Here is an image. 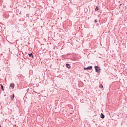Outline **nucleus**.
<instances>
[{"label": "nucleus", "instance_id": "obj_9", "mask_svg": "<svg viewBox=\"0 0 127 127\" xmlns=\"http://www.w3.org/2000/svg\"><path fill=\"white\" fill-rule=\"evenodd\" d=\"M99 88H104V86H103V85L100 84V85H99Z\"/></svg>", "mask_w": 127, "mask_h": 127}, {"label": "nucleus", "instance_id": "obj_5", "mask_svg": "<svg viewBox=\"0 0 127 127\" xmlns=\"http://www.w3.org/2000/svg\"><path fill=\"white\" fill-rule=\"evenodd\" d=\"M100 117L101 119H105V115H104V114H103L102 113L101 114Z\"/></svg>", "mask_w": 127, "mask_h": 127}, {"label": "nucleus", "instance_id": "obj_4", "mask_svg": "<svg viewBox=\"0 0 127 127\" xmlns=\"http://www.w3.org/2000/svg\"><path fill=\"white\" fill-rule=\"evenodd\" d=\"M66 67L67 68H68V69H70V68H71V66L68 64H66Z\"/></svg>", "mask_w": 127, "mask_h": 127}, {"label": "nucleus", "instance_id": "obj_2", "mask_svg": "<svg viewBox=\"0 0 127 127\" xmlns=\"http://www.w3.org/2000/svg\"><path fill=\"white\" fill-rule=\"evenodd\" d=\"M91 69H92V66H90L87 67H84V70H91Z\"/></svg>", "mask_w": 127, "mask_h": 127}, {"label": "nucleus", "instance_id": "obj_8", "mask_svg": "<svg viewBox=\"0 0 127 127\" xmlns=\"http://www.w3.org/2000/svg\"><path fill=\"white\" fill-rule=\"evenodd\" d=\"M13 98H14V94H13L12 96H11V100H13Z\"/></svg>", "mask_w": 127, "mask_h": 127}, {"label": "nucleus", "instance_id": "obj_12", "mask_svg": "<svg viewBox=\"0 0 127 127\" xmlns=\"http://www.w3.org/2000/svg\"><path fill=\"white\" fill-rule=\"evenodd\" d=\"M0 127H1V126H0Z\"/></svg>", "mask_w": 127, "mask_h": 127}, {"label": "nucleus", "instance_id": "obj_6", "mask_svg": "<svg viewBox=\"0 0 127 127\" xmlns=\"http://www.w3.org/2000/svg\"><path fill=\"white\" fill-rule=\"evenodd\" d=\"M28 55L30 57H31L32 56V57L33 58V55H32V53L29 54Z\"/></svg>", "mask_w": 127, "mask_h": 127}, {"label": "nucleus", "instance_id": "obj_10", "mask_svg": "<svg viewBox=\"0 0 127 127\" xmlns=\"http://www.w3.org/2000/svg\"><path fill=\"white\" fill-rule=\"evenodd\" d=\"M95 10L97 11V10H99V7H96L95 8Z\"/></svg>", "mask_w": 127, "mask_h": 127}, {"label": "nucleus", "instance_id": "obj_7", "mask_svg": "<svg viewBox=\"0 0 127 127\" xmlns=\"http://www.w3.org/2000/svg\"><path fill=\"white\" fill-rule=\"evenodd\" d=\"M1 89H2V91H3L4 89H3V86L2 84H0Z\"/></svg>", "mask_w": 127, "mask_h": 127}, {"label": "nucleus", "instance_id": "obj_1", "mask_svg": "<svg viewBox=\"0 0 127 127\" xmlns=\"http://www.w3.org/2000/svg\"><path fill=\"white\" fill-rule=\"evenodd\" d=\"M95 69L96 72H97V73H100V72L101 71V68H100L99 67L95 66Z\"/></svg>", "mask_w": 127, "mask_h": 127}, {"label": "nucleus", "instance_id": "obj_3", "mask_svg": "<svg viewBox=\"0 0 127 127\" xmlns=\"http://www.w3.org/2000/svg\"><path fill=\"white\" fill-rule=\"evenodd\" d=\"M10 88H12V89H14V83H11L10 84Z\"/></svg>", "mask_w": 127, "mask_h": 127}, {"label": "nucleus", "instance_id": "obj_11", "mask_svg": "<svg viewBox=\"0 0 127 127\" xmlns=\"http://www.w3.org/2000/svg\"><path fill=\"white\" fill-rule=\"evenodd\" d=\"M95 22H97V20H94Z\"/></svg>", "mask_w": 127, "mask_h": 127}]
</instances>
